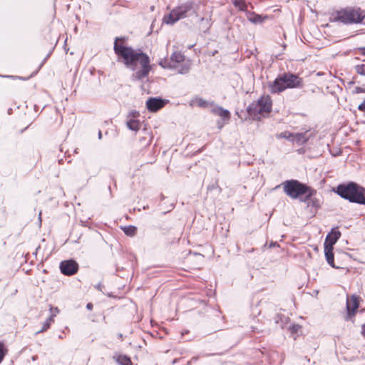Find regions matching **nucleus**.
Masks as SVG:
<instances>
[{
    "label": "nucleus",
    "instance_id": "1",
    "mask_svg": "<svg viewBox=\"0 0 365 365\" xmlns=\"http://www.w3.org/2000/svg\"><path fill=\"white\" fill-rule=\"evenodd\" d=\"M118 38L115 40V53L123 59L126 67L133 71L132 80L143 81L148 76L151 70L149 56L140 50L135 51L131 47L118 44Z\"/></svg>",
    "mask_w": 365,
    "mask_h": 365
},
{
    "label": "nucleus",
    "instance_id": "2",
    "mask_svg": "<svg viewBox=\"0 0 365 365\" xmlns=\"http://www.w3.org/2000/svg\"><path fill=\"white\" fill-rule=\"evenodd\" d=\"M334 192L350 202L365 205V187L356 182L339 184L334 189Z\"/></svg>",
    "mask_w": 365,
    "mask_h": 365
},
{
    "label": "nucleus",
    "instance_id": "3",
    "mask_svg": "<svg viewBox=\"0 0 365 365\" xmlns=\"http://www.w3.org/2000/svg\"><path fill=\"white\" fill-rule=\"evenodd\" d=\"M303 86L302 78L292 73H284L269 85V91L272 93H279L286 88H302Z\"/></svg>",
    "mask_w": 365,
    "mask_h": 365
},
{
    "label": "nucleus",
    "instance_id": "4",
    "mask_svg": "<svg viewBox=\"0 0 365 365\" xmlns=\"http://www.w3.org/2000/svg\"><path fill=\"white\" fill-rule=\"evenodd\" d=\"M334 21L346 25L357 24L365 25V10L356 6L342 9L336 12Z\"/></svg>",
    "mask_w": 365,
    "mask_h": 365
},
{
    "label": "nucleus",
    "instance_id": "5",
    "mask_svg": "<svg viewBox=\"0 0 365 365\" xmlns=\"http://www.w3.org/2000/svg\"><path fill=\"white\" fill-rule=\"evenodd\" d=\"M272 105V100L269 96H262L258 101L250 104L247 108V111L253 119H260L261 116L271 112Z\"/></svg>",
    "mask_w": 365,
    "mask_h": 365
},
{
    "label": "nucleus",
    "instance_id": "6",
    "mask_svg": "<svg viewBox=\"0 0 365 365\" xmlns=\"http://www.w3.org/2000/svg\"><path fill=\"white\" fill-rule=\"evenodd\" d=\"M193 11L190 4H183L173 9L168 15L163 17V22L166 24H173L181 19L186 18Z\"/></svg>",
    "mask_w": 365,
    "mask_h": 365
},
{
    "label": "nucleus",
    "instance_id": "7",
    "mask_svg": "<svg viewBox=\"0 0 365 365\" xmlns=\"http://www.w3.org/2000/svg\"><path fill=\"white\" fill-rule=\"evenodd\" d=\"M284 192L292 199H297L304 195L308 190V186L297 180H286L282 183Z\"/></svg>",
    "mask_w": 365,
    "mask_h": 365
},
{
    "label": "nucleus",
    "instance_id": "8",
    "mask_svg": "<svg viewBox=\"0 0 365 365\" xmlns=\"http://www.w3.org/2000/svg\"><path fill=\"white\" fill-rule=\"evenodd\" d=\"M185 56L180 52L175 51L173 53L169 60L162 59L159 64L164 68H177L176 63L184 62Z\"/></svg>",
    "mask_w": 365,
    "mask_h": 365
},
{
    "label": "nucleus",
    "instance_id": "9",
    "mask_svg": "<svg viewBox=\"0 0 365 365\" xmlns=\"http://www.w3.org/2000/svg\"><path fill=\"white\" fill-rule=\"evenodd\" d=\"M59 267L61 273L66 276L73 275L78 270V264L73 259L62 261Z\"/></svg>",
    "mask_w": 365,
    "mask_h": 365
},
{
    "label": "nucleus",
    "instance_id": "10",
    "mask_svg": "<svg viewBox=\"0 0 365 365\" xmlns=\"http://www.w3.org/2000/svg\"><path fill=\"white\" fill-rule=\"evenodd\" d=\"M168 103V100L161 98H150L146 101V108L149 111L157 112Z\"/></svg>",
    "mask_w": 365,
    "mask_h": 365
},
{
    "label": "nucleus",
    "instance_id": "11",
    "mask_svg": "<svg viewBox=\"0 0 365 365\" xmlns=\"http://www.w3.org/2000/svg\"><path fill=\"white\" fill-rule=\"evenodd\" d=\"M312 135L313 133L311 132V130H306L303 133H293L292 143H295L299 145H302L309 140Z\"/></svg>",
    "mask_w": 365,
    "mask_h": 365
},
{
    "label": "nucleus",
    "instance_id": "12",
    "mask_svg": "<svg viewBox=\"0 0 365 365\" xmlns=\"http://www.w3.org/2000/svg\"><path fill=\"white\" fill-rule=\"evenodd\" d=\"M359 297L353 294L346 299V309L349 314L354 315L355 312L359 308Z\"/></svg>",
    "mask_w": 365,
    "mask_h": 365
},
{
    "label": "nucleus",
    "instance_id": "13",
    "mask_svg": "<svg viewBox=\"0 0 365 365\" xmlns=\"http://www.w3.org/2000/svg\"><path fill=\"white\" fill-rule=\"evenodd\" d=\"M341 237V232L332 230L331 232L327 236L324 245L327 244L329 247H333V245L337 242Z\"/></svg>",
    "mask_w": 365,
    "mask_h": 365
},
{
    "label": "nucleus",
    "instance_id": "14",
    "mask_svg": "<svg viewBox=\"0 0 365 365\" xmlns=\"http://www.w3.org/2000/svg\"><path fill=\"white\" fill-rule=\"evenodd\" d=\"M211 19L210 18H201L199 22V30L202 34H207L209 32L211 27Z\"/></svg>",
    "mask_w": 365,
    "mask_h": 365
},
{
    "label": "nucleus",
    "instance_id": "15",
    "mask_svg": "<svg viewBox=\"0 0 365 365\" xmlns=\"http://www.w3.org/2000/svg\"><path fill=\"white\" fill-rule=\"evenodd\" d=\"M324 252L327 263L332 267H336L334 262L333 247H329L328 245H324Z\"/></svg>",
    "mask_w": 365,
    "mask_h": 365
},
{
    "label": "nucleus",
    "instance_id": "16",
    "mask_svg": "<svg viewBox=\"0 0 365 365\" xmlns=\"http://www.w3.org/2000/svg\"><path fill=\"white\" fill-rule=\"evenodd\" d=\"M316 193V190L312 189V187L308 186L307 191L304 193V197L303 198H301V201L304 202H307L308 206L310 205V200L312 197V196Z\"/></svg>",
    "mask_w": 365,
    "mask_h": 365
},
{
    "label": "nucleus",
    "instance_id": "17",
    "mask_svg": "<svg viewBox=\"0 0 365 365\" xmlns=\"http://www.w3.org/2000/svg\"><path fill=\"white\" fill-rule=\"evenodd\" d=\"M127 126L131 130L138 131L140 129V123L138 120L130 119L127 122Z\"/></svg>",
    "mask_w": 365,
    "mask_h": 365
},
{
    "label": "nucleus",
    "instance_id": "18",
    "mask_svg": "<svg viewBox=\"0 0 365 365\" xmlns=\"http://www.w3.org/2000/svg\"><path fill=\"white\" fill-rule=\"evenodd\" d=\"M56 316L55 314H51V316L46 320V322L43 323L42 329L36 332V334L43 332L46 331L51 326V323L53 322V317Z\"/></svg>",
    "mask_w": 365,
    "mask_h": 365
},
{
    "label": "nucleus",
    "instance_id": "19",
    "mask_svg": "<svg viewBox=\"0 0 365 365\" xmlns=\"http://www.w3.org/2000/svg\"><path fill=\"white\" fill-rule=\"evenodd\" d=\"M122 230H123L124 233L130 237H133L136 234L137 228L135 226L129 225V226H125L122 227Z\"/></svg>",
    "mask_w": 365,
    "mask_h": 365
},
{
    "label": "nucleus",
    "instance_id": "20",
    "mask_svg": "<svg viewBox=\"0 0 365 365\" xmlns=\"http://www.w3.org/2000/svg\"><path fill=\"white\" fill-rule=\"evenodd\" d=\"M232 4L242 11H245L247 9V6L245 0H233Z\"/></svg>",
    "mask_w": 365,
    "mask_h": 365
},
{
    "label": "nucleus",
    "instance_id": "21",
    "mask_svg": "<svg viewBox=\"0 0 365 365\" xmlns=\"http://www.w3.org/2000/svg\"><path fill=\"white\" fill-rule=\"evenodd\" d=\"M287 317H286L284 315H280V314H277L275 317H274V321H275V323L277 324H279V326L281 327V328H283L284 324H286L287 322Z\"/></svg>",
    "mask_w": 365,
    "mask_h": 365
},
{
    "label": "nucleus",
    "instance_id": "22",
    "mask_svg": "<svg viewBox=\"0 0 365 365\" xmlns=\"http://www.w3.org/2000/svg\"><path fill=\"white\" fill-rule=\"evenodd\" d=\"M117 362L120 365H131V361L130 358L125 355H120L117 358Z\"/></svg>",
    "mask_w": 365,
    "mask_h": 365
},
{
    "label": "nucleus",
    "instance_id": "23",
    "mask_svg": "<svg viewBox=\"0 0 365 365\" xmlns=\"http://www.w3.org/2000/svg\"><path fill=\"white\" fill-rule=\"evenodd\" d=\"M190 63L188 61L184 63L182 65L180 66L178 73L180 74H186L189 72L190 69Z\"/></svg>",
    "mask_w": 365,
    "mask_h": 365
},
{
    "label": "nucleus",
    "instance_id": "24",
    "mask_svg": "<svg viewBox=\"0 0 365 365\" xmlns=\"http://www.w3.org/2000/svg\"><path fill=\"white\" fill-rule=\"evenodd\" d=\"M292 137H293V133H289L288 131H285V132H283V133H281L280 134H279L278 135V138H285L291 142H292Z\"/></svg>",
    "mask_w": 365,
    "mask_h": 365
},
{
    "label": "nucleus",
    "instance_id": "25",
    "mask_svg": "<svg viewBox=\"0 0 365 365\" xmlns=\"http://www.w3.org/2000/svg\"><path fill=\"white\" fill-rule=\"evenodd\" d=\"M249 20L254 24H259L263 21L262 17L258 14H254V16L250 17Z\"/></svg>",
    "mask_w": 365,
    "mask_h": 365
},
{
    "label": "nucleus",
    "instance_id": "26",
    "mask_svg": "<svg viewBox=\"0 0 365 365\" xmlns=\"http://www.w3.org/2000/svg\"><path fill=\"white\" fill-rule=\"evenodd\" d=\"M219 116L222 117L225 120H229L230 118V112L228 110L224 109L222 108L220 113H219Z\"/></svg>",
    "mask_w": 365,
    "mask_h": 365
},
{
    "label": "nucleus",
    "instance_id": "27",
    "mask_svg": "<svg viewBox=\"0 0 365 365\" xmlns=\"http://www.w3.org/2000/svg\"><path fill=\"white\" fill-rule=\"evenodd\" d=\"M356 71L358 74L365 76V64L358 65L356 66Z\"/></svg>",
    "mask_w": 365,
    "mask_h": 365
},
{
    "label": "nucleus",
    "instance_id": "28",
    "mask_svg": "<svg viewBox=\"0 0 365 365\" xmlns=\"http://www.w3.org/2000/svg\"><path fill=\"white\" fill-rule=\"evenodd\" d=\"M5 354H6V351L4 349V344L0 342V363L2 361Z\"/></svg>",
    "mask_w": 365,
    "mask_h": 365
},
{
    "label": "nucleus",
    "instance_id": "29",
    "mask_svg": "<svg viewBox=\"0 0 365 365\" xmlns=\"http://www.w3.org/2000/svg\"><path fill=\"white\" fill-rule=\"evenodd\" d=\"M222 109V107L216 106L212 109V113H214L215 115H219V113H220Z\"/></svg>",
    "mask_w": 365,
    "mask_h": 365
},
{
    "label": "nucleus",
    "instance_id": "30",
    "mask_svg": "<svg viewBox=\"0 0 365 365\" xmlns=\"http://www.w3.org/2000/svg\"><path fill=\"white\" fill-rule=\"evenodd\" d=\"M300 328H301V327H300L299 325H298V324H294V325H292V326L290 327V329H291L292 332H293V333H297Z\"/></svg>",
    "mask_w": 365,
    "mask_h": 365
},
{
    "label": "nucleus",
    "instance_id": "31",
    "mask_svg": "<svg viewBox=\"0 0 365 365\" xmlns=\"http://www.w3.org/2000/svg\"><path fill=\"white\" fill-rule=\"evenodd\" d=\"M198 105L200 107H206L207 105V102L202 98L198 100Z\"/></svg>",
    "mask_w": 365,
    "mask_h": 365
},
{
    "label": "nucleus",
    "instance_id": "32",
    "mask_svg": "<svg viewBox=\"0 0 365 365\" xmlns=\"http://www.w3.org/2000/svg\"><path fill=\"white\" fill-rule=\"evenodd\" d=\"M353 92L354 93H365V89L361 87H356Z\"/></svg>",
    "mask_w": 365,
    "mask_h": 365
},
{
    "label": "nucleus",
    "instance_id": "33",
    "mask_svg": "<svg viewBox=\"0 0 365 365\" xmlns=\"http://www.w3.org/2000/svg\"><path fill=\"white\" fill-rule=\"evenodd\" d=\"M358 109L362 112H365V100L358 106Z\"/></svg>",
    "mask_w": 365,
    "mask_h": 365
},
{
    "label": "nucleus",
    "instance_id": "34",
    "mask_svg": "<svg viewBox=\"0 0 365 365\" xmlns=\"http://www.w3.org/2000/svg\"><path fill=\"white\" fill-rule=\"evenodd\" d=\"M310 205H312V207H317L319 206V204L317 200H314V199L312 198L310 200Z\"/></svg>",
    "mask_w": 365,
    "mask_h": 365
},
{
    "label": "nucleus",
    "instance_id": "35",
    "mask_svg": "<svg viewBox=\"0 0 365 365\" xmlns=\"http://www.w3.org/2000/svg\"><path fill=\"white\" fill-rule=\"evenodd\" d=\"M96 289H98V291H101V292H103V285L102 284V283H98V284H96L95 286Z\"/></svg>",
    "mask_w": 365,
    "mask_h": 365
},
{
    "label": "nucleus",
    "instance_id": "36",
    "mask_svg": "<svg viewBox=\"0 0 365 365\" xmlns=\"http://www.w3.org/2000/svg\"><path fill=\"white\" fill-rule=\"evenodd\" d=\"M358 50L360 54L365 56V47H360Z\"/></svg>",
    "mask_w": 365,
    "mask_h": 365
},
{
    "label": "nucleus",
    "instance_id": "37",
    "mask_svg": "<svg viewBox=\"0 0 365 365\" xmlns=\"http://www.w3.org/2000/svg\"><path fill=\"white\" fill-rule=\"evenodd\" d=\"M51 314H55L56 315V314H58L59 312V310L57 307H56L54 309H53V308H51Z\"/></svg>",
    "mask_w": 365,
    "mask_h": 365
},
{
    "label": "nucleus",
    "instance_id": "38",
    "mask_svg": "<svg viewBox=\"0 0 365 365\" xmlns=\"http://www.w3.org/2000/svg\"><path fill=\"white\" fill-rule=\"evenodd\" d=\"M86 308L89 310H91L93 309V304L91 303H88L86 305Z\"/></svg>",
    "mask_w": 365,
    "mask_h": 365
},
{
    "label": "nucleus",
    "instance_id": "39",
    "mask_svg": "<svg viewBox=\"0 0 365 365\" xmlns=\"http://www.w3.org/2000/svg\"><path fill=\"white\" fill-rule=\"evenodd\" d=\"M361 334L365 336V324L361 327Z\"/></svg>",
    "mask_w": 365,
    "mask_h": 365
},
{
    "label": "nucleus",
    "instance_id": "40",
    "mask_svg": "<svg viewBox=\"0 0 365 365\" xmlns=\"http://www.w3.org/2000/svg\"><path fill=\"white\" fill-rule=\"evenodd\" d=\"M38 220H39V223L41 225V212H40L38 214Z\"/></svg>",
    "mask_w": 365,
    "mask_h": 365
},
{
    "label": "nucleus",
    "instance_id": "41",
    "mask_svg": "<svg viewBox=\"0 0 365 365\" xmlns=\"http://www.w3.org/2000/svg\"><path fill=\"white\" fill-rule=\"evenodd\" d=\"M98 138H99V139H101V138H102V133H101V130H99L98 134Z\"/></svg>",
    "mask_w": 365,
    "mask_h": 365
},
{
    "label": "nucleus",
    "instance_id": "42",
    "mask_svg": "<svg viewBox=\"0 0 365 365\" xmlns=\"http://www.w3.org/2000/svg\"><path fill=\"white\" fill-rule=\"evenodd\" d=\"M277 245V242H272L269 245V247H272Z\"/></svg>",
    "mask_w": 365,
    "mask_h": 365
},
{
    "label": "nucleus",
    "instance_id": "43",
    "mask_svg": "<svg viewBox=\"0 0 365 365\" xmlns=\"http://www.w3.org/2000/svg\"><path fill=\"white\" fill-rule=\"evenodd\" d=\"M11 111H12V109H11V108H9V109L8 110V113H9V114H11Z\"/></svg>",
    "mask_w": 365,
    "mask_h": 365
},
{
    "label": "nucleus",
    "instance_id": "44",
    "mask_svg": "<svg viewBox=\"0 0 365 365\" xmlns=\"http://www.w3.org/2000/svg\"><path fill=\"white\" fill-rule=\"evenodd\" d=\"M118 337H119V338H122V337H123L122 334H118Z\"/></svg>",
    "mask_w": 365,
    "mask_h": 365
},
{
    "label": "nucleus",
    "instance_id": "45",
    "mask_svg": "<svg viewBox=\"0 0 365 365\" xmlns=\"http://www.w3.org/2000/svg\"><path fill=\"white\" fill-rule=\"evenodd\" d=\"M177 360H178V359H174L173 363L177 362Z\"/></svg>",
    "mask_w": 365,
    "mask_h": 365
}]
</instances>
